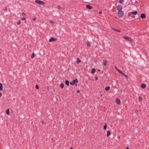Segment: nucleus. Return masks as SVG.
Instances as JSON below:
<instances>
[{
	"label": "nucleus",
	"mask_w": 149,
	"mask_h": 149,
	"mask_svg": "<svg viewBox=\"0 0 149 149\" xmlns=\"http://www.w3.org/2000/svg\"><path fill=\"white\" fill-rule=\"evenodd\" d=\"M124 15V13L123 11L122 10L118 11V17L121 18Z\"/></svg>",
	"instance_id": "nucleus-1"
},
{
	"label": "nucleus",
	"mask_w": 149,
	"mask_h": 149,
	"mask_svg": "<svg viewBox=\"0 0 149 149\" xmlns=\"http://www.w3.org/2000/svg\"><path fill=\"white\" fill-rule=\"evenodd\" d=\"M78 82V81L77 79L75 80H73L72 81L70 82V84L72 85H74L75 83H77Z\"/></svg>",
	"instance_id": "nucleus-2"
},
{
	"label": "nucleus",
	"mask_w": 149,
	"mask_h": 149,
	"mask_svg": "<svg viewBox=\"0 0 149 149\" xmlns=\"http://www.w3.org/2000/svg\"><path fill=\"white\" fill-rule=\"evenodd\" d=\"M35 2L39 4L40 5H44L45 4L44 3L41 1L39 0H36L35 1Z\"/></svg>",
	"instance_id": "nucleus-3"
},
{
	"label": "nucleus",
	"mask_w": 149,
	"mask_h": 149,
	"mask_svg": "<svg viewBox=\"0 0 149 149\" xmlns=\"http://www.w3.org/2000/svg\"><path fill=\"white\" fill-rule=\"evenodd\" d=\"M116 8L117 10L118 11H120L122 9V6L121 5H119Z\"/></svg>",
	"instance_id": "nucleus-4"
},
{
	"label": "nucleus",
	"mask_w": 149,
	"mask_h": 149,
	"mask_svg": "<svg viewBox=\"0 0 149 149\" xmlns=\"http://www.w3.org/2000/svg\"><path fill=\"white\" fill-rule=\"evenodd\" d=\"M116 102L117 104H120V101L118 98H117L116 100Z\"/></svg>",
	"instance_id": "nucleus-5"
},
{
	"label": "nucleus",
	"mask_w": 149,
	"mask_h": 149,
	"mask_svg": "<svg viewBox=\"0 0 149 149\" xmlns=\"http://www.w3.org/2000/svg\"><path fill=\"white\" fill-rule=\"evenodd\" d=\"M57 39L56 38H54L53 37H52L49 40V42H51L52 41H55Z\"/></svg>",
	"instance_id": "nucleus-6"
},
{
	"label": "nucleus",
	"mask_w": 149,
	"mask_h": 149,
	"mask_svg": "<svg viewBox=\"0 0 149 149\" xmlns=\"http://www.w3.org/2000/svg\"><path fill=\"white\" fill-rule=\"evenodd\" d=\"M123 38L125 40H131V38H130L128 37H125L124 36Z\"/></svg>",
	"instance_id": "nucleus-7"
},
{
	"label": "nucleus",
	"mask_w": 149,
	"mask_h": 149,
	"mask_svg": "<svg viewBox=\"0 0 149 149\" xmlns=\"http://www.w3.org/2000/svg\"><path fill=\"white\" fill-rule=\"evenodd\" d=\"M146 15L144 13H142L141 14L140 17L141 18L144 19L146 17Z\"/></svg>",
	"instance_id": "nucleus-8"
},
{
	"label": "nucleus",
	"mask_w": 149,
	"mask_h": 149,
	"mask_svg": "<svg viewBox=\"0 0 149 149\" xmlns=\"http://www.w3.org/2000/svg\"><path fill=\"white\" fill-rule=\"evenodd\" d=\"M146 84L145 83H143L141 85V87L143 88H145L146 87Z\"/></svg>",
	"instance_id": "nucleus-9"
},
{
	"label": "nucleus",
	"mask_w": 149,
	"mask_h": 149,
	"mask_svg": "<svg viewBox=\"0 0 149 149\" xmlns=\"http://www.w3.org/2000/svg\"><path fill=\"white\" fill-rule=\"evenodd\" d=\"M86 7L87 8L89 9H91L92 8V7L91 6L89 5H86Z\"/></svg>",
	"instance_id": "nucleus-10"
},
{
	"label": "nucleus",
	"mask_w": 149,
	"mask_h": 149,
	"mask_svg": "<svg viewBox=\"0 0 149 149\" xmlns=\"http://www.w3.org/2000/svg\"><path fill=\"white\" fill-rule=\"evenodd\" d=\"M107 60H103V63L104 65L106 66L107 64Z\"/></svg>",
	"instance_id": "nucleus-11"
},
{
	"label": "nucleus",
	"mask_w": 149,
	"mask_h": 149,
	"mask_svg": "<svg viewBox=\"0 0 149 149\" xmlns=\"http://www.w3.org/2000/svg\"><path fill=\"white\" fill-rule=\"evenodd\" d=\"M3 89V87L2 84L0 82V91H2Z\"/></svg>",
	"instance_id": "nucleus-12"
},
{
	"label": "nucleus",
	"mask_w": 149,
	"mask_h": 149,
	"mask_svg": "<svg viewBox=\"0 0 149 149\" xmlns=\"http://www.w3.org/2000/svg\"><path fill=\"white\" fill-rule=\"evenodd\" d=\"M65 84L66 85L68 86L69 84V82L68 80H66L65 81Z\"/></svg>",
	"instance_id": "nucleus-13"
},
{
	"label": "nucleus",
	"mask_w": 149,
	"mask_h": 149,
	"mask_svg": "<svg viewBox=\"0 0 149 149\" xmlns=\"http://www.w3.org/2000/svg\"><path fill=\"white\" fill-rule=\"evenodd\" d=\"M95 71V68H93L91 70V73L92 74H94Z\"/></svg>",
	"instance_id": "nucleus-14"
},
{
	"label": "nucleus",
	"mask_w": 149,
	"mask_h": 149,
	"mask_svg": "<svg viewBox=\"0 0 149 149\" xmlns=\"http://www.w3.org/2000/svg\"><path fill=\"white\" fill-rule=\"evenodd\" d=\"M81 61L80 60L79 58H77V63H80Z\"/></svg>",
	"instance_id": "nucleus-15"
},
{
	"label": "nucleus",
	"mask_w": 149,
	"mask_h": 149,
	"mask_svg": "<svg viewBox=\"0 0 149 149\" xmlns=\"http://www.w3.org/2000/svg\"><path fill=\"white\" fill-rule=\"evenodd\" d=\"M137 13V12L136 11H133V12H132V14L133 15H136Z\"/></svg>",
	"instance_id": "nucleus-16"
},
{
	"label": "nucleus",
	"mask_w": 149,
	"mask_h": 149,
	"mask_svg": "<svg viewBox=\"0 0 149 149\" xmlns=\"http://www.w3.org/2000/svg\"><path fill=\"white\" fill-rule=\"evenodd\" d=\"M110 87L109 86H107L106 87H105V90L106 91H108L109 90V89H110Z\"/></svg>",
	"instance_id": "nucleus-17"
},
{
	"label": "nucleus",
	"mask_w": 149,
	"mask_h": 149,
	"mask_svg": "<svg viewBox=\"0 0 149 149\" xmlns=\"http://www.w3.org/2000/svg\"><path fill=\"white\" fill-rule=\"evenodd\" d=\"M60 87L61 88H63L64 87V84L63 83H61L60 84Z\"/></svg>",
	"instance_id": "nucleus-18"
},
{
	"label": "nucleus",
	"mask_w": 149,
	"mask_h": 149,
	"mask_svg": "<svg viewBox=\"0 0 149 149\" xmlns=\"http://www.w3.org/2000/svg\"><path fill=\"white\" fill-rule=\"evenodd\" d=\"M6 113L8 114L9 115L10 114V111L9 109H8L6 111Z\"/></svg>",
	"instance_id": "nucleus-19"
},
{
	"label": "nucleus",
	"mask_w": 149,
	"mask_h": 149,
	"mask_svg": "<svg viewBox=\"0 0 149 149\" xmlns=\"http://www.w3.org/2000/svg\"><path fill=\"white\" fill-rule=\"evenodd\" d=\"M111 134L110 132V131H108L107 133V136H109Z\"/></svg>",
	"instance_id": "nucleus-20"
},
{
	"label": "nucleus",
	"mask_w": 149,
	"mask_h": 149,
	"mask_svg": "<svg viewBox=\"0 0 149 149\" xmlns=\"http://www.w3.org/2000/svg\"><path fill=\"white\" fill-rule=\"evenodd\" d=\"M117 71L119 73L121 74H122L123 73V72L119 69Z\"/></svg>",
	"instance_id": "nucleus-21"
},
{
	"label": "nucleus",
	"mask_w": 149,
	"mask_h": 149,
	"mask_svg": "<svg viewBox=\"0 0 149 149\" xmlns=\"http://www.w3.org/2000/svg\"><path fill=\"white\" fill-rule=\"evenodd\" d=\"M34 56H35L34 54V53H33L32 54V55L31 56V58H33L34 57Z\"/></svg>",
	"instance_id": "nucleus-22"
},
{
	"label": "nucleus",
	"mask_w": 149,
	"mask_h": 149,
	"mask_svg": "<svg viewBox=\"0 0 149 149\" xmlns=\"http://www.w3.org/2000/svg\"><path fill=\"white\" fill-rule=\"evenodd\" d=\"M142 100V98L141 97L139 96V102H141Z\"/></svg>",
	"instance_id": "nucleus-23"
},
{
	"label": "nucleus",
	"mask_w": 149,
	"mask_h": 149,
	"mask_svg": "<svg viewBox=\"0 0 149 149\" xmlns=\"http://www.w3.org/2000/svg\"><path fill=\"white\" fill-rule=\"evenodd\" d=\"M106 128H107V123H105V125L103 129L104 130H106Z\"/></svg>",
	"instance_id": "nucleus-24"
},
{
	"label": "nucleus",
	"mask_w": 149,
	"mask_h": 149,
	"mask_svg": "<svg viewBox=\"0 0 149 149\" xmlns=\"http://www.w3.org/2000/svg\"><path fill=\"white\" fill-rule=\"evenodd\" d=\"M35 88L37 89H39V86L38 85H36L35 86Z\"/></svg>",
	"instance_id": "nucleus-25"
},
{
	"label": "nucleus",
	"mask_w": 149,
	"mask_h": 149,
	"mask_svg": "<svg viewBox=\"0 0 149 149\" xmlns=\"http://www.w3.org/2000/svg\"><path fill=\"white\" fill-rule=\"evenodd\" d=\"M124 0H119L118 2L119 3H122L123 1Z\"/></svg>",
	"instance_id": "nucleus-26"
},
{
	"label": "nucleus",
	"mask_w": 149,
	"mask_h": 149,
	"mask_svg": "<svg viewBox=\"0 0 149 149\" xmlns=\"http://www.w3.org/2000/svg\"><path fill=\"white\" fill-rule=\"evenodd\" d=\"M86 44L88 46V47L90 46V44L89 42H87L86 43Z\"/></svg>",
	"instance_id": "nucleus-27"
},
{
	"label": "nucleus",
	"mask_w": 149,
	"mask_h": 149,
	"mask_svg": "<svg viewBox=\"0 0 149 149\" xmlns=\"http://www.w3.org/2000/svg\"><path fill=\"white\" fill-rule=\"evenodd\" d=\"M122 74L123 75L125 78H127V76L126 75H125L124 73H123Z\"/></svg>",
	"instance_id": "nucleus-28"
},
{
	"label": "nucleus",
	"mask_w": 149,
	"mask_h": 149,
	"mask_svg": "<svg viewBox=\"0 0 149 149\" xmlns=\"http://www.w3.org/2000/svg\"><path fill=\"white\" fill-rule=\"evenodd\" d=\"M57 8L58 9H61V6H60V5H58L57 6Z\"/></svg>",
	"instance_id": "nucleus-29"
},
{
	"label": "nucleus",
	"mask_w": 149,
	"mask_h": 149,
	"mask_svg": "<svg viewBox=\"0 0 149 149\" xmlns=\"http://www.w3.org/2000/svg\"><path fill=\"white\" fill-rule=\"evenodd\" d=\"M114 30L115 31H117L118 32H121L120 31V30H116V29H114Z\"/></svg>",
	"instance_id": "nucleus-30"
},
{
	"label": "nucleus",
	"mask_w": 149,
	"mask_h": 149,
	"mask_svg": "<svg viewBox=\"0 0 149 149\" xmlns=\"http://www.w3.org/2000/svg\"><path fill=\"white\" fill-rule=\"evenodd\" d=\"M21 23V22L20 21H19L17 23V25H19Z\"/></svg>",
	"instance_id": "nucleus-31"
},
{
	"label": "nucleus",
	"mask_w": 149,
	"mask_h": 149,
	"mask_svg": "<svg viewBox=\"0 0 149 149\" xmlns=\"http://www.w3.org/2000/svg\"><path fill=\"white\" fill-rule=\"evenodd\" d=\"M21 19L23 20H25L26 19V18L25 17H22Z\"/></svg>",
	"instance_id": "nucleus-32"
},
{
	"label": "nucleus",
	"mask_w": 149,
	"mask_h": 149,
	"mask_svg": "<svg viewBox=\"0 0 149 149\" xmlns=\"http://www.w3.org/2000/svg\"><path fill=\"white\" fill-rule=\"evenodd\" d=\"M95 79L96 81L98 79L97 77V76L95 77Z\"/></svg>",
	"instance_id": "nucleus-33"
},
{
	"label": "nucleus",
	"mask_w": 149,
	"mask_h": 149,
	"mask_svg": "<svg viewBox=\"0 0 149 149\" xmlns=\"http://www.w3.org/2000/svg\"><path fill=\"white\" fill-rule=\"evenodd\" d=\"M7 7H6L5 8V11L6 12L7 11Z\"/></svg>",
	"instance_id": "nucleus-34"
},
{
	"label": "nucleus",
	"mask_w": 149,
	"mask_h": 149,
	"mask_svg": "<svg viewBox=\"0 0 149 149\" xmlns=\"http://www.w3.org/2000/svg\"><path fill=\"white\" fill-rule=\"evenodd\" d=\"M22 15H25V14L24 13H22Z\"/></svg>",
	"instance_id": "nucleus-35"
},
{
	"label": "nucleus",
	"mask_w": 149,
	"mask_h": 149,
	"mask_svg": "<svg viewBox=\"0 0 149 149\" xmlns=\"http://www.w3.org/2000/svg\"><path fill=\"white\" fill-rule=\"evenodd\" d=\"M80 92V90H77V93H79Z\"/></svg>",
	"instance_id": "nucleus-36"
},
{
	"label": "nucleus",
	"mask_w": 149,
	"mask_h": 149,
	"mask_svg": "<svg viewBox=\"0 0 149 149\" xmlns=\"http://www.w3.org/2000/svg\"><path fill=\"white\" fill-rule=\"evenodd\" d=\"M115 68L116 69V70H117L118 71V68H117L116 66H115Z\"/></svg>",
	"instance_id": "nucleus-37"
},
{
	"label": "nucleus",
	"mask_w": 149,
	"mask_h": 149,
	"mask_svg": "<svg viewBox=\"0 0 149 149\" xmlns=\"http://www.w3.org/2000/svg\"><path fill=\"white\" fill-rule=\"evenodd\" d=\"M2 93L0 92V97H1L2 96Z\"/></svg>",
	"instance_id": "nucleus-38"
},
{
	"label": "nucleus",
	"mask_w": 149,
	"mask_h": 149,
	"mask_svg": "<svg viewBox=\"0 0 149 149\" xmlns=\"http://www.w3.org/2000/svg\"><path fill=\"white\" fill-rule=\"evenodd\" d=\"M135 17V16H134V15H132V16H131V17H133V18L134 17Z\"/></svg>",
	"instance_id": "nucleus-39"
},
{
	"label": "nucleus",
	"mask_w": 149,
	"mask_h": 149,
	"mask_svg": "<svg viewBox=\"0 0 149 149\" xmlns=\"http://www.w3.org/2000/svg\"><path fill=\"white\" fill-rule=\"evenodd\" d=\"M50 23H53V22H53V21H51V20H50Z\"/></svg>",
	"instance_id": "nucleus-40"
},
{
	"label": "nucleus",
	"mask_w": 149,
	"mask_h": 149,
	"mask_svg": "<svg viewBox=\"0 0 149 149\" xmlns=\"http://www.w3.org/2000/svg\"><path fill=\"white\" fill-rule=\"evenodd\" d=\"M33 20L35 21L36 20V18H33Z\"/></svg>",
	"instance_id": "nucleus-41"
},
{
	"label": "nucleus",
	"mask_w": 149,
	"mask_h": 149,
	"mask_svg": "<svg viewBox=\"0 0 149 149\" xmlns=\"http://www.w3.org/2000/svg\"><path fill=\"white\" fill-rule=\"evenodd\" d=\"M126 149H130L128 147H127Z\"/></svg>",
	"instance_id": "nucleus-42"
},
{
	"label": "nucleus",
	"mask_w": 149,
	"mask_h": 149,
	"mask_svg": "<svg viewBox=\"0 0 149 149\" xmlns=\"http://www.w3.org/2000/svg\"><path fill=\"white\" fill-rule=\"evenodd\" d=\"M102 13V12L100 11V12H99V14H101V13Z\"/></svg>",
	"instance_id": "nucleus-43"
},
{
	"label": "nucleus",
	"mask_w": 149,
	"mask_h": 149,
	"mask_svg": "<svg viewBox=\"0 0 149 149\" xmlns=\"http://www.w3.org/2000/svg\"><path fill=\"white\" fill-rule=\"evenodd\" d=\"M70 149H73L72 147H71L70 148Z\"/></svg>",
	"instance_id": "nucleus-44"
},
{
	"label": "nucleus",
	"mask_w": 149,
	"mask_h": 149,
	"mask_svg": "<svg viewBox=\"0 0 149 149\" xmlns=\"http://www.w3.org/2000/svg\"><path fill=\"white\" fill-rule=\"evenodd\" d=\"M42 124H43V122L42 121Z\"/></svg>",
	"instance_id": "nucleus-45"
}]
</instances>
